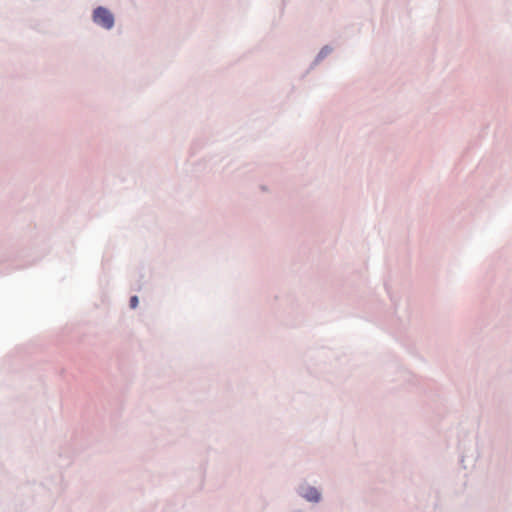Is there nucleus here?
<instances>
[{
	"label": "nucleus",
	"instance_id": "nucleus-3",
	"mask_svg": "<svg viewBox=\"0 0 512 512\" xmlns=\"http://www.w3.org/2000/svg\"><path fill=\"white\" fill-rule=\"evenodd\" d=\"M137 305H138V297L137 296L131 297V299H130V307L134 309V308L137 307Z\"/></svg>",
	"mask_w": 512,
	"mask_h": 512
},
{
	"label": "nucleus",
	"instance_id": "nucleus-2",
	"mask_svg": "<svg viewBox=\"0 0 512 512\" xmlns=\"http://www.w3.org/2000/svg\"><path fill=\"white\" fill-rule=\"evenodd\" d=\"M303 496L309 501L317 502L320 499L319 492L312 487L307 488L305 493H303Z\"/></svg>",
	"mask_w": 512,
	"mask_h": 512
},
{
	"label": "nucleus",
	"instance_id": "nucleus-1",
	"mask_svg": "<svg viewBox=\"0 0 512 512\" xmlns=\"http://www.w3.org/2000/svg\"><path fill=\"white\" fill-rule=\"evenodd\" d=\"M93 20L96 24L101 25L106 29H110L114 25V17L109 10L103 7H98L94 10Z\"/></svg>",
	"mask_w": 512,
	"mask_h": 512
}]
</instances>
